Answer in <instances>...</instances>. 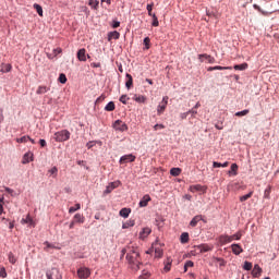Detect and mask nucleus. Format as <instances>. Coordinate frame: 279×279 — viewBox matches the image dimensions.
<instances>
[{
    "label": "nucleus",
    "instance_id": "obj_1",
    "mask_svg": "<svg viewBox=\"0 0 279 279\" xmlns=\"http://www.w3.org/2000/svg\"><path fill=\"white\" fill-rule=\"evenodd\" d=\"M126 254V260L133 269V271H138L141 269V265H143V262L141 260V252L138 251V247L129 245L122 250V256H125Z\"/></svg>",
    "mask_w": 279,
    "mask_h": 279
},
{
    "label": "nucleus",
    "instance_id": "obj_2",
    "mask_svg": "<svg viewBox=\"0 0 279 279\" xmlns=\"http://www.w3.org/2000/svg\"><path fill=\"white\" fill-rule=\"evenodd\" d=\"M53 138L57 143H64L71 138V132L69 130H61L54 133Z\"/></svg>",
    "mask_w": 279,
    "mask_h": 279
},
{
    "label": "nucleus",
    "instance_id": "obj_3",
    "mask_svg": "<svg viewBox=\"0 0 279 279\" xmlns=\"http://www.w3.org/2000/svg\"><path fill=\"white\" fill-rule=\"evenodd\" d=\"M47 279H62V275H60V270L58 268H52L46 272Z\"/></svg>",
    "mask_w": 279,
    "mask_h": 279
},
{
    "label": "nucleus",
    "instance_id": "obj_4",
    "mask_svg": "<svg viewBox=\"0 0 279 279\" xmlns=\"http://www.w3.org/2000/svg\"><path fill=\"white\" fill-rule=\"evenodd\" d=\"M198 60L199 62H208V64H215L214 57L207 53L198 54Z\"/></svg>",
    "mask_w": 279,
    "mask_h": 279
},
{
    "label": "nucleus",
    "instance_id": "obj_5",
    "mask_svg": "<svg viewBox=\"0 0 279 279\" xmlns=\"http://www.w3.org/2000/svg\"><path fill=\"white\" fill-rule=\"evenodd\" d=\"M119 186H121V181H114L109 183L105 190V194H110L111 191H114V189H119Z\"/></svg>",
    "mask_w": 279,
    "mask_h": 279
},
{
    "label": "nucleus",
    "instance_id": "obj_6",
    "mask_svg": "<svg viewBox=\"0 0 279 279\" xmlns=\"http://www.w3.org/2000/svg\"><path fill=\"white\" fill-rule=\"evenodd\" d=\"M134 160H136V156L129 154V155H124L120 158V165H125L128 162H134Z\"/></svg>",
    "mask_w": 279,
    "mask_h": 279
},
{
    "label": "nucleus",
    "instance_id": "obj_7",
    "mask_svg": "<svg viewBox=\"0 0 279 279\" xmlns=\"http://www.w3.org/2000/svg\"><path fill=\"white\" fill-rule=\"evenodd\" d=\"M113 128H114V130H119L120 132H125V130H128V124L123 123V121H121V120H117L113 123Z\"/></svg>",
    "mask_w": 279,
    "mask_h": 279
},
{
    "label": "nucleus",
    "instance_id": "obj_8",
    "mask_svg": "<svg viewBox=\"0 0 279 279\" xmlns=\"http://www.w3.org/2000/svg\"><path fill=\"white\" fill-rule=\"evenodd\" d=\"M78 278L86 279L90 276V269L83 267L77 270Z\"/></svg>",
    "mask_w": 279,
    "mask_h": 279
},
{
    "label": "nucleus",
    "instance_id": "obj_9",
    "mask_svg": "<svg viewBox=\"0 0 279 279\" xmlns=\"http://www.w3.org/2000/svg\"><path fill=\"white\" fill-rule=\"evenodd\" d=\"M189 191H191V193H197V192L206 193V189L204 187V185H201V184L191 185Z\"/></svg>",
    "mask_w": 279,
    "mask_h": 279
},
{
    "label": "nucleus",
    "instance_id": "obj_10",
    "mask_svg": "<svg viewBox=\"0 0 279 279\" xmlns=\"http://www.w3.org/2000/svg\"><path fill=\"white\" fill-rule=\"evenodd\" d=\"M151 202V196L148 194L144 195L143 198L140 201V208H145L147 207V204Z\"/></svg>",
    "mask_w": 279,
    "mask_h": 279
},
{
    "label": "nucleus",
    "instance_id": "obj_11",
    "mask_svg": "<svg viewBox=\"0 0 279 279\" xmlns=\"http://www.w3.org/2000/svg\"><path fill=\"white\" fill-rule=\"evenodd\" d=\"M150 234H151V229L148 227H145L140 232V239H142V241H144V239H147V236Z\"/></svg>",
    "mask_w": 279,
    "mask_h": 279
},
{
    "label": "nucleus",
    "instance_id": "obj_12",
    "mask_svg": "<svg viewBox=\"0 0 279 279\" xmlns=\"http://www.w3.org/2000/svg\"><path fill=\"white\" fill-rule=\"evenodd\" d=\"M218 242L220 245H226V243H232V238H230V235H220Z\"/></svg>",
    "mask_w": 279,
    "mask_h": 279
},
{
    "label": "nucleus",
    "instance_id": "obj_13",
    "mask_svg": "<svg viewBox=\"0 0 279 279\" xmlns=\"http://www.w3.org/2000/svg\"><path fill=\"white\" fill-rule=\"evenodd\" d=\"M32 160H34V154H32V153H26V154L23 156L22 165H28V162H32Z\"/></svg>",
    "mask_w": 279,
    "mask_h": 279
},
{
    "label": "nucleus",
    "instance_id": "obj_14",
    "mask_svg": "<svg viewBox=\"0 0 279 279\" xmlns=\"http://www.w3.org/2000/svg\"><path fill=\"white\" fill-rule=\"evenodd\" d=\"M260 274H263V268H260V266H258V264H256L252 270V276H253V278H258V276H260Z\"/></svg>",
    "mask_w": 279,
    "mask_h": 279
},
{
    "label": "nucleus",
    "instance_id": "obj_15",
    "mask_svg": "<svg viewBox=\"0 0 279 279\" xmlns=\"http://www.w3.org/2000/svg\"><path fill=\"white\" fill-rule=\"evenodd\" d=\"M77 59L80 62H86V49L82 48L77 51Z\"/></svg>",
    "mask_w": 279,
    "mask_h": 279
},
{
    "label": "nucleus",
    "instance_id": "obj_16",
    "mask_svg": "<svg viewBox=\"0 0 279 279\" xmlns=\"http://www.w3.org/2000/svg\"><path fill=\"white\" fill-rule=\"evenodd\" d=\"M239 173V165L232 163L230 170L228 171V175H238Z\"/></svg>",
    "mask_w": 279,
    "mask_h": 279
},
{
    "label": "nucleus",
    "instance_id": "obj_17",
    "mask_svg": "<svg viewBox=\"0 0 279 279\" xmlns=\"http://www.w3.org/2000/svg\"><path fill=\"white\" fill-rule=\"evenodd\" d=\"M121 37V34L117 31L110 32L108 34V40L110 43V40H119V38Z\"/></svg>",
    "mask_w": 279,
    "mask_h": 279
},
{
    "label": "nucleus",
    "instance_id": "obj_18",
    "mask_svg": "<svg viewBox=\"0 0 279 279\" xmlns=\"http://www.w3.org/2000/svg\"><path fill=\"white\" fill-rule=\"evenodd\" d=\"M231 250H232L233 254H235V256H239V254H242V252H243V247H241V245H239V244H232Z\"/></svg>",
    "mask_w": 279,
    "mask_h": 279
},
{
    "label": "nucleus",
    "instance_id": "obj_19",
    "mask_svg": "<svg viewBox=\"0 0 279 279\" xmlns=\"http://www.w3.org/2000/svg\"><path fill=\"white\" fill-rule=\"evenodd\" d=\"M50 88L45 86V85H40L38 86L37 90H36V95H45L46 93H49Z\"/></svg>",
    "mask_w": 279,
    "mask_h": 279
},
{
    "label": "nucleus",
    "instance_id": "obj_20",
    "mask_svg": "<svg viewBox=\"0 0 279 279\" xmlns=\"http://www.w3.org/2000/svg\"><path fill=\"white\" fill-rule=\"evenodd\" d=\"M196 247H197V250H199L201 253L211 252V250H213V246H210L208 244H201V245H198Z\"/></svg>",
    "mask_w": 279,
    "mask_h": 279
},
{
    "label": "nucleus",
    "instance_id": "obj_21",
    "mask_svg": "<svg viewBox=\"0 0 279 279\" xmlns=\"http://www.w3.org/2000/svg\"><path fill=\"white\" fill-rule=\"evenodd\" d=\"M133 84H134V78H132L131 74H126L125 87L128 88V90L132 88Z\"/></svg>",
    "mask_w": 279,
    "mask_h": 279
},
{
    "label": "nucleus",
    "instance_id": "obj_22",
    "mask_svg": "<svg viewBox=\"0 0 279 279\" xmlns=\"http://www.w3.org/2000/svg\"><path fill=\"white\" fill-rule=\"evenodd\" d=\"M202 215H197V216H195L192 220H191V222H190V226L192 227V228H195L196 226H197V223H199V221H202Z\"/></svg>",
    "mask_w": 279,
    "mask_h": 279
},
{
    "label": "nucleus",
    "instance_id": "obj_23",
    "mask_svg": "<svg viewBox=\"0 0 279 279\" xmlns=\"http://www.w3.org/2000/svg\"><path fill=\"white\" fill-rule=\"evenodd\" d=\"M130 213H132V209H130V208H122L120 210V217H124V219H128L130 217Z\"/></svg>",
    "mask_w": 279,
    "mask_h": 279
},
{
    "label": "nucleus",
    "instance_id": "obj_24",
    "mask_svg": "<svg viewBox=\"0 0 279 279\" xmlns=\"http://www.w3.org/2000/svg\"><path fill=\"white\" fill-rule=\"evenodd\" d=\"M134 101H136L137 104H145V101H147V97L143 96V95H135L133 97Z\"/></svg>",
    "mask_w": 279,
    "mask_h": 279
},
{
    "label": "nucleus",
    "instance_id": "obj_25",
    "mask_svg": "<svg viewBox=\"0 0 279 279\" xmlns=\"http://www.w3.org/2000/svg\"><path fill=\"white\" fill-rule=\"evenodd\" d=\"M135 221L133 219L128 220L122 225L123 230H128V228H134Z\"/></svg>",
    "mask_w": 279,
    "mask_h": 279
},
{
    "label": "nucleus",
    "instance_id": "obj_26",
    "mask_svg": "<svg viewBox=\"0 0 279 279\" xmlns=\"http://www.w3.org/2000/svg\"><path fill=\"white\" fill-rule=\"evenodd\" d=\"M180 173H182V169H180V168H172L170 170V175H173L174 178H178V175H180Z\"/></svg>",
    "mask_w": 279,
    "mask_h": 279
},
{
    "label": "nucleus",
    "instance_id": "obj_27",
    "mask_svg": "<svg viewBox=\"0 0 279 279\" xmlns=\"http://www.w3.org/2000/svg\"><path fill=\"white\" fill-rule=\"evenodd\" d=\"M235 71H245L247 69V63H241L233 66Z\"/></svg>",
    "mask_w": 279,
    "mask_h": 279
},
{
    "label": "nucleus",
    "instance_id": "obj_28",
    "mask_svg": "<svg viewBox=\"0 0 279 279\" xmlns=\"http://www.w3.org/2000/svg\"><path fill=\"white\" fill-rule=\"evenodd\" d=\"M73 221H75V223H84V216L81 214H75Z\"/></svg>",
    "mask_w": 279,
    "mask_h": 279
},
{
    "label": "nucleus",
    "instance_id": "obj_29",
    "mask_svg": "<svg viewBox=\"0 0 279 279\" xmlns=\"http://www.w3.org/2000/svg\"><path fill=\"white\" fill-rule=\"evenodd\" d=\"M243 236V233L241 231L236 232L233 235H230L231 241H241V238Z\"/></svg>",
    "mask_w": 279,
    "mask_h": 279
},
{
    "label": "nucleus",
    "instance_id": "obj_30",
    "mask_svg": "<svg viewBox=\"0 0 279 279\" xmlns=\"http://www.w3.org/2000/svg\"><path fill=\"white\" fill-rule=\"evenodd\" d=\"M48 173L52 178H58V167H52L50 170H48Z\"/></svg>",
    "mask_w": 279,
    "mask_h": 279
},
{
    "label": "nucleus",
    "instance_id": "obj_31",
    "mask_svg": "<svg viewBox=\"0 0 279 279\" xmlns=\"http://www.w3.org/2000/svg\"><path fill=\"white\" fill-rule=\"evenodd\" d=\"M114 108H116L114 102H113V101H110V102L105 107V110H106L107 112H112V111H114Z\"/></svg>",
    "mask_w": 279,
    "mask_h": 279
},
{
    "label": "nucleus",
    "instance_id": "obj_32",
    "mask_svg": "<svg viewBox=\"0 0 279 279\" xmlns=\"http://www.w3.org/2000/svg\"><path fill=\"white\" fill-rule=\"evenodd\" d=\"M89 5L93 8V10L99 9V1L98 0H89Z\"/></svg>",
    "mask_w": 279,
    "mask_h": 279
},
{
    "label": "nucleus",
    "instance_id": "obj_33",
    "mask_svg": "<svg viewBox=\"0 0 279 279\" xmlns=\"http://www.w3.org/2000/svg\"><path fill=\"white\" fill-rule=\"evenodd\" d=\"M163 251L160 247H155V258H162Z\"/></svg>",
    "mask_w": 279,
    "mask_h": 279
},
{
    "label": "nucleus",
    "instance_id": "obj_34",
    "mask_svg": "<svg viewBox=\"0 0 279 279\" xmlns=\"http://www.w3.org/2000/svg\"><path fill=\"white\" fill-rule=\"evenodd\" d=\"M1 73H10L12 71V65L11 64H4L2 68H1Z\"/></svg>",
    "mask_w": 279,
    "mask_h": 279
},
{
    "label": "nucleus",
    "instance_id": "obj_35",
    "mask_svg": "<svg viewBox=\"0 0 279 279\" xmlns=\"http://www.w3.org/2000/svg\"><path fill=\"white\" fill-rule=\"evenodd\" d=\"M180 241L181 243H189V233L187 232L182 233Z\"/></svg>",
    "mask_w": 279,
    "mask_h": 279
},
{
    "label": "nucleus",
    "instance_id": "obj_36",
    "mask_svg": "<svg viewBox=\"0 0 279 279\" xmlns=\"http://www.w3.org/2000/svg\"><path fill=\"white\" fill-rule=\"evenodd\" d=\"M252 195H254V192L251 191L248 194L241 196L240 202H247V199H250V197H252Z\"/></svg>",
    "mask_w": 279,
    "mask_h": 279
},
{
    "label": "nucleus",
    "instance_id": "obj_37",
    "mask_svg": "<svg viewBox=\"0 0 279 279\" xmlns=\"http://www.w3.org/2000/svg\"><path fill=\"white\" fill-rule=\"evenodd\" d=\"M246 114H250V109L235 112V117H246Z\"/></svg>",
    "mask_w": 279,
    "mask_h": 279
},
{
    "label": "nucleus",
    "instance_id": "obj_38",
    "mask_svg": "<svg viewBox=\"0 0 279 279\" xmlns=\"http://www.w3.org/2000/svg\"><path fill=\"white\" fill-rule=\"evenodd\" d=\"M146 10L148 12V16L153 17L154 15H156L155 13L151 12V10H154V3L147 4Z\"/></svg>",
    "mask_w": 279,
    "mask_h": 279
},
{
    "label": "nucleus",
    "instance_id": "obj_39",
    "mask_svg": "<svg viewBox=\"0 0 279 279\" xmlns=\"http://www.w3.org/2000/svg\"><path fill=\"white\" fill-rule=\"evenodd\" d=\"M34 9L36 10L37 14H39V16H43V7L40 4L35 3Z\"/></svg>",
    "mask_w": 279,
    "mask_h": 279
},
{
    "label": "nucleus",
    "instance_id": "obj_40",
    "mask_svg": "<svg viewBox=\"0 0 279 279\" xmlns=\"http://www.w3.org/2000/svg\"><path fill=\"white\" fill-rule=\"evenodd\" d=\"M165 110H167V105H159L158 107H157V113L158 114H162V112H165Z\"/></svg>",
    "mask_w": 279,
    "mask_h": 279
},
{
    "label": "nucleus",
    "instance_id": "obj_41",
    "mask_svg": "<svg viewBox=\"0 0 279 279\" xmlns=\"http://www.w3.org/2000/svg\"><path fill=\"white\" fill-rule=\"evenodd\" d=\"M9 263H11V265L16 264V257L14 256V254L12 252L9 253Z\"/></svg>",
    "mask_w": 279,
    "mask_h": 279
},
{
    "label": "nucleus",
    "instance_id": "obj_42",
    "mask_svg": "<svg viewBox=\"0 0 279 279\" xmlns=\"http://www.w3.org/2000/svg\"><path fill=\"white\" fill-rule=\"evenodd\" d=\"M215 69H216V71H232V66L216 65Z\"/></svg>",
    "mask_w": 279,
    "mask_h": 279
},
{
    "label": "nucleus",
    "instance_id": "obj_43",
    "mask_svg": "<svg viewBox=\"0 0 279 279\" xmlns=\"http://www.w3.org/2000/svg\"><path fill=\"white\" fill-rule=\"evenodd\" d=\"M29 141V136L28 135H24L20 138H16V143H27Z\"/></svg>",
    "mask_w": 279,
    "mask_h": 279
},
{
    "label": "nucleus",
    "instance_id": "obj_44",
    "mask_svg": "<svg viewBox=\"0 0 279 279\" xmlns=\"http://www.w3.org/2000/svg\"><path fill=\"white\" fill-rule=\"evenodd\" d=\"M80 208H82V206L80 204H76L74 207H70L69 213H76V210H80Z\"/></svg>",
    "mask_w": 279,
    "mask_h": 279
},
{
    "label": "nucleus",
    "instance_id": "obj_45",
    "mask_svg": "<svg viewBox=\"0 0 279 279\" xmlns=\"http://www.w3.org/2000/svg\"><path fill=\"white\" fill-rule=\"evenodd\" d=\"M217 263H219L220 267H226V259L221 257H216Z\"/></svg>",
    "mask_w": 279,
    "mask_h": 279
},
{
    "label": "nucleus",
    "instance_id": "obj_46",
    "mask_svg": "<svg viewBox=\"0 0 279 279\" xmlns=\"http://www.w3.org/2000/svg\"><path fill=\"white\" fill-rule=\"evenodd\" d=\"M243 269H245V271H251V269H252V263L245 262V263H244V266H243Z\"/></svg>",
    "mask_w": 279,
    "mask_h": 279
},
{
    "label": "nucleus",
    "instance_id": "obj_47",
    "mask_svg": "<svg viewBox=\"0 0 279 279\" xmlns=\"http://www.w3.org/2000/svg\"><path fill=\"white\" fill-rule=\"evenodd\" d=\"M160 25V22H158V16L153 15V27H158Z\"/></svg>",
    "mask_w": 279,
    "mask_h": 279
},
{
    "label": "nucleus",
    "instance_id": "obj_48",
    "mask_svg": "<svg viewBox=\"0 0 279 279\" xmlns=\"http://www.w3.org/2000/svg\"><path fill=\"white\" fill-rule=\"evenodd\" d=\"M59 82L61 84H66V75L65 74H60L59 75Z\"/></svg>",
    "mask_w": 279,
    "mask_h": 279
},
{
    "label": "nucleus",
    "instance_id": "obj_49",
    "mask_svg": "<svg viewBox=\"0 0 279 279\" xmlns=\"http://www.w3.org/2000/svg\"><path fill=\"white\" fill-rule=\"evenodd\" d=\"M128 100H130V97H128V95H122L121 97H120V101H121V104H128Z\"/></svg>",
    "mask_w": 279,
    "mask_h": 279
},
{
    "label": "nucleus",
    "instance_id": "obj_50",
    "mask_svg": "<svg viewBox=\"0 0 279 279\" xmlns=\"http://www.w3.org/2000/svg\"><path fill=\"white\" fill-rule=\"evenodd\" d=\"M0 278H8V272L4 267L0 268Z\"/></svg>",
    "mask_w": 279,
    "mask_h": 279
},
{
    "label": "nucleus",
    "instance_id": "obj_51",
    "mask_svg": "<svg viewBox=\"0 0 279 279\" xmlns=\"http://www.w3.org/2000/svg\"><path fill=\"white\" fill-rule=\"evenodd\" d=\"M96 145H97V142L92 141L86 144V147L87 149H93V147H95Z\"/></svg>",
    "mask_w": 279,
    "mask_h": 279
},
{
    "label": "nucleus",
    "instance_id": "obj_52",
    "mask_svg": "<svg viewBox=\"0 0 279 279\" xmlns=\"http://www.w3.org/2000/svg\"><path fill=\"white\" fill-rule=\"evenodd\" d=\"M154 130L155 132H158V130H165V124H155Z\"/></svg>",
    "mask_w": 279,
    "mask_h": 279
},
{
    "label": "nucleus",
    "instance_id": "obj_53",
    "mask_svg": "<svg viewBox=\"0 0 279 279\" xmlns=\"http://www.w3.org/2000/svg\"><path fill=\"white\" fill-rule=\"evenodd\" d=\"M189 114H192V119H195V114H197V111L195 108H192L191 110L187 111Z\"/></svg>",
    "mask_w": 279,
    "mask_h": 279
},
{
    "label": "nucleus",
    "instance_id": "obj_54",
    "mask_svg": "<svg viewBox=\"0 0 279 279\" xmlns=\"http://www.w3.org/2000/svg\"><path fill=\"white\" fill-rule=\"evenodd\" d=\"M149 43H151V40L149 39V37H146L144 39V45H145L146 49H149Z\"/></svg>",
    "mask_w": 279,
    "mask_h": 279
},
{
    "label": "nucleus",
    "instance_id": "obj_55",
    "mask_svg": "<svg viewBox=\"0 0 279 279\" xmlns=\"http://www.w3.org/2000/svg\"><path fill=\"white\" fill-rule=\"evenodd\" d=\"M5 117L3 116V108H0V123H3Z\"/></svg>",
    "mask_w": 279,
    "mask_h": 279
},
{
    "label": "nucleus",
    "instance_id": "obj_56",
    "mask_svg": "<svg viewBox=\"0 0 279 279\" xmlns=\"http://www.w3.org/2000/svg\"><path fill=\"white\" fill-rule=\"evenodd\" d=\"M120 26H121V22L119 21H114L112 24L113 29H117V27H120Z\"/></svg>",
    "mask_w": 279,
    "mask_h": 279
},
{
    "label": "nucleus",
    "instance_id": "obj_57",
    "mask_svg": "<svg viewBox=\"0 0 279 279\" xmlns=\"http://www.w3.org/2000/svg\"><path fill=\"white\" fill-rule=\"evenodd\" d=\"M163 106H167V104H169V96H165L162 98V102H161Z\"/></svg>",
    "mask_w": 279,
    "mask_h": 279
},
{
    "label": "nucleus",
    "instance_id": "obj_58",
    "mask_svg": "<svg viewBox=\"0 0 279 279\" xmlns=\"http://www.w3.org/2000/svg\"><path fill=\"white\" fill-rule=\"evenodd\" d=\"M213 167L214 169H219V167H222V166H221V162L214 161Z\"/></svg>",
    "mask_w": 279,
    "mask_h": 279
},
{
    "label": "nucleus",
    "instance_id": "obj_59",
    "mask_svg": "<svg viewBox=\"0 0 279 279\" xmlns=\"http://www.w3.org/2000/svg\"><path fill=\"white\" fill-rule=\"evenodd\" d=\"M104 99H106V96L101 95L100 97H98L96 99V104H101V101H104Z\"/></svg>",
    "mask_w": 279,
    "mask_h": 279
},
{
    "label": "nucleus",
    "instance_id": "obj_60",
    "mask_svg": "<svg viewBox=\"0 0 279 279\" xmlns=\"http://www.w3.org/2000/svg\"><path fill=\"white\" fill-rule=\"evenodd\" d=\"M194 263H193V260H187L186 263H185V267H194Z\"/></svg>",
    "mask_w": 279,
    "mask_h": 279
},
{
    "label": "nucleus",
    "instance_id": "obj_61",
    "mask_svg": "<svg viewBox=\"0 0 279 279\" xmlns=\"http://www.w3.org/2000/svg\"><path fill=\"white\" fill-rule=\"evenodd\" d=\"M186 117H189V112H183V113L180 114V119L182 121H184V119H186Z\"/></svg>",
    "mask_w": 279,
    "mask_h": 279
},
{
    "label": "nucleus",
    "instance_id": "obj_62",
    "mask_svg": "<svg viewBox=\"0 0 279 279\" xmlns=\"http://www.w3.org/2000/svg\"><path fill=\"white\" fill-rule=\"evenodd\" d=\"M40 147H47V141L39 140Z\"/></svg>",
    "mask_w": 279,
    "mask_h": 279
},
{
    "label": "nucleus",
    "instance_id": "obj_63",
    "mask_svg": "<svg viewBox=\"0 0 279 279\" xmlns=\"http://www.w3.org/2000/svg\"><path fill=\"white\" fill-rule=\"evenodd\" d=\"M53 51H54V56H58V53H62V48H57Z\"/></svg>",
    "mask_w": 279,
    "mask_h": 279
},
{
    "label": "nucleus",
    "instance_id": "obj_64",
    "mask_svg": "<svg viewBox=\"0 0 279 279\" xmlns=\"http://www.w3.org/2000/svg\"><path fill=\"white\" fill-rule=\"evenodd\" d=\"M4 191L7 193H9L10 195H12V193H14V190L10 189V187H5Z\"/></svg>",
    "mask_w": 279,
    "mask_h": 279
}]
</instances>
